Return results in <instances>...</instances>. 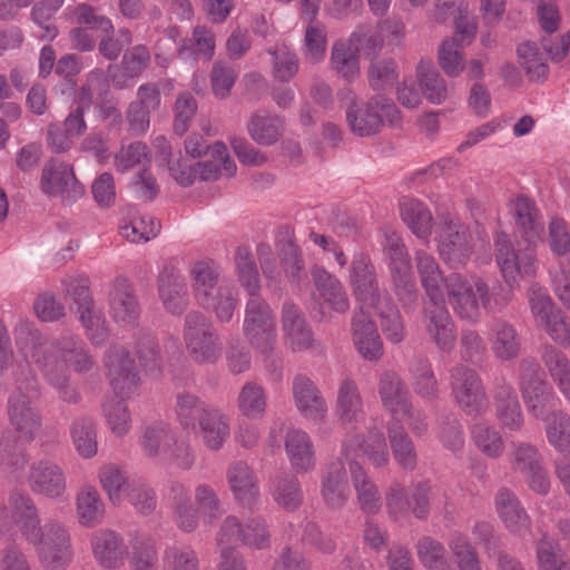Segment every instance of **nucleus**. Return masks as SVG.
Segmentation results:
<instances>
[{"label":"nucleus","mask_w":570,"mask_h":570,"mask_svg":"<svg viewBox=\"0 0 570 570\" xmlns=\"http://www.w3.org/2000/svg\"><path fill=\"white\" fill-rule=\"evenodd\" d=\"M39 396L37 380L33 375L24 380L17 379V386L8 399L9 422L18 438L31 442L41 428V415L36 405Z\"/></svg>","instance_id":"nucleus-8"},{"label":"nucleus","mask_w":570,"mask_h":570,"mask_svg":"<svg viewBox=\"0 0 570 570\" xmlns=\"http://www.w3.org/2000/svg\"><path fill=\"white\" fill-rule=\"evenodd\" d=\"M400 216L407 228L417 238L430 243L434 219L429 207L421 200L403 197L399 203Z\"/></svg>","instance_id":"nucleus-34"},{"label":"nucleus","mask_w":570,"mask_h":570,"mask_svg":"<svg viewBox=\"0 0 570 570\" xmlns=\"http://www.w3.org/2000/svg\"><path fill=\"white\" fill-rule=\"evenodd\" d=\"M174 442V433L163 423L145 428L139 443L144 454L161 462L167 449Z\"/></svg>","instance_id":"nucleus-56"},{"label":"nucleus","mask_w":570,"mask_h":570,"mask_svg":"<svg viewBox=\"0 0 570 570\" xmlns=\"http://www.w3.org/2000/svg\"><path fill=\"white\" fill-rule=\"evenodd\" d=\"M197 180L214 181L220 177H233L237 166L230 158L227 147L223 141H216L210 146V159L196 163Z\"/></svg>","instance_id":"nucleus-37"},{"label":"nucleus","mask_w":570,"mask_h":570,"mask_svg":"<svg viewBox=\"0 0 570 570\" xmlns=\"http://www.w3.org/2000/svg\"><path fill=\"white\" fill-rule=\"evenodd\" d=\"M377 394L382 406L391 415V422H400V413L410 411L411 394L397 373L384 371L380 374Z\"/></svg>","instance_id":"nucleus-22"},{"label":"nucleus","mask_w":570,"mask_h":570,"mask_svg":"<svg viewBox=\"0 0 570 570\" xmlns=\"http://www.w3.org/2000/svg\"><path fill=\"white\" fill-rule=\"evenodd\" d=\"M350 283L358 303V309L376 308L381 299L386 297L380 292L375 269L370 257L363 253H356L353 256Z\"/></svg>","instance_id":"nucleus-17"},{"label":"nucleus","mask_w":570,"mask_h":570,"mask_svg":"<svg viewBox=\"0 0 570 570\" xmlns=\"http://www.w3.org/2000/svg\"><path fill=\"white\" fill-rule=\"evenodd\" d=\"M98 479L109 501L115 505L122 502L132 482L126 471L114 463L104 464L98 471Z\"/></svg>","instance_id":"nucleus-51"},{"label":"nucleus","mask_w":570,"mask_h":570,"mask_svg":"<svg viewBox=\"0 0 570 570\" xmlns=\"http://www.w3.org/2000/svg\"><path fill=\"white\" fill-rule=\"evenodd\" d=\"M445 289L453 311L461 317L475 321L481 315V308L494 311L504 306L510 294L501 298L491 295L488 284L480 277H465L459 273H451L445 278Z\"/></svg>","instance_id":"nucleus-7"},{"label":"nucleus","mask_w":570,"mask_h":570,"mask_svg":"<svg viewBox=\"0 0 570 570\" xmlns=\"http://www.w3.org/2000/svg\"><path fill=\"white\" fill-rule=\"evenodd\" d=\"M360 56L375 58L383 49V40L376 28L361 24L345 39Z\"/></svg>","instance_id":"nucleus-63"},{"label":"nucleus","mask_w":570,"mask_h":570,"mask_svg":"<svg viewBox=\"0 0 570 570\" xmlns=\"http://www.w3.org/2000/svg\"><path fill=\"white\" fill-rule=\"evenodd\" d=\"M16 340L19 353L27 362L38 365L60 397L66 402H77L79 394L69 382V370L87 373L95 366L85 342L72 335L47 341L38 332L22 327L17 330Z\"/></svg>","instance_id":"nucleus-1"},{"label":"nucleus","mask_w":570,"mask_h":570,"mask_svg":"<svg viewBox=\"0 0 570 570\" xmlns=\"http://www.w3.org/2000/svg\"><path fill=\"white\" fill-rule=\"evenodd\" d=\"M416 548L419 559L425 568L430 570H453L441 542L431 537H423L419 540Z\"/></svg>","instance_id":"nucleus-64"},{"label":"nucleus","mask_w":570,"mask_h":570,"mask_svg":"<svg viewBox=\"0 0 570 570\" xmlns=\"http://www.w3.org/2000/svg\"><path fill=\"white\" fill-rule=\"evenodd\" d=\"M416 77L423 96L433 105H441L448 98V86L431 60H420Z\"/></svg>","instance_id":"nucleus-46"},{"label":"nucleus","mask_w":570,"mask_h":570,"mask_svg":"<svg viewBox=\"0 0 570 570\" xmlns=\"http://www.w3.org/2000/svg\"><path fill=\"white\" fill-rule=\"evenodd\" d=\"M272 57V76L279 82H289L298 72L299 60L295 50L282 42L267 48Z\"/></svg>","instance_id":"nucleus-50"},{"label":"nucleus","mask_w":570,"mask_h":570,"mask_svg":"<svg viewBox=\"0 0 570 570\" xmlns=\"http://www.w3.org/2000/svg\"><path fill=\"white\" fill-rule=\"evenodd\" d=\"M321 493L326 504L332 508H340L346 502L350 489L343 461L336 460L326 468Z\"/></svg>","instance_id":"nucleus-40"},{"label":"nucleus","mask_w":570,"mask_h":570,"mask_svg":"<svg viewBox=\"0 0 570 570\" xmlns=\"http://www.w3.org/2000/svg\"><path fill=\"white\" fill-rule=\"evenodd\" d=\"M271 493L274 501L288 511L297 509L303 500L299 482L294 475H276L272 482Z\"/></svg>","instance_id":"nucleus-57"},{"label":"nucleus","mask_w":570,"mask_h":570,"mask_svg":"<svg viewBox=\"0 0 570 570\" xmlns=\"http://www.w3.org/2000/svg\"><path fill=\"white\" fill-rule=\"evenodd\" d=\"M495 511L504 527L513 534L524 537L530 529V518L518 497L511 490L502 488L494 498Z\"/></svg>","instance_id":"nucleus-28"},{"label":"nucleus","mask_w":570,"mask_h":570,"mask_svg":"<svg viewBox=\"0 0 570 570\" xmlns=\"http://www.w3.org/2000/svg\"><path fill=\"white\" fill-rule=\"evenodd\" d=\"M243 335L259 354L271 356L277 347V321L269 304L261 296L249 297L245 304Z\"/></svg>","instance_id":"nucleus-9"},{"label":"nucleus","mask_w":570,"mask_h":570,"mask_svg":"<svg viewBox=\"0 0 570 570\" xmlns=\"http://www.w3.org/2000/svg\"><path fill=\"white\" fill-rule=\"evenodd\" d=\"M337 99L345 110L348 129L357 137L375 136L385 125L396 126L401 121L400 110L384 96L364 100L352 88L345 87L337 91Z\"/></svg>","instance_id":"nucleus-5"},{"label":"nucleus","mask_w":570,"mask_h":570,"mask_svg":"<svg viewBox=\"0 0 570 570\" xmlns=\"http://www.w3.org/2000/svg\"><path fill=\"white\" fill-rule=\"evenodd\" d=\"M358 452L367 459L374 468H383L390 461V452L383 433L370 434L362 443L356 436L347 435L343 441L342 454L345 460L356 462Z\"/></svg>","instance_id":"nucleus-27"},{"label":"nucleus","mask_w":570,"mask_h":570,"mask_svg":"<svg viewBox=\"0 0 570 570\" xmlns=\"http://www.w3.org/2000/svg\"><path fill=\"white\" fill-rule=\"evenodd\" d=\"M269 530L262 517H252L244 522L235 515L226 517L216 532L218 547L235 548L237 542L253 549H265L269 544Z\"/></svg>","instance_id":"nucleus-13"},{"label":"nucleus","mask_w":570,"mask_h":570,"mask_svg":"<svg viewBox=\"0 0 570 570\" xmlns=\"http://www.w3.org/2000/svg\"><path fill=\"white\" fill-rule=\"evenodd\" d=\"M387 434L392 453L396 463L404 470H414L417 462V455L414 443L400 422H390Z\"/></svg>","instance_id":"nucleus-47"},{"label":"nucleus","mask_w":570,"mask_h":570,"mask_svg":"<svg viewBox=\"0 0 570 570\" xmlns=\"http://www.w3.org/2000/svg\"><path fill=\"white\" fill-rule=\"evenodd\" d=\"M384 240L382 243L384 254L389 258L390 269L396 287L404 286L412 293L414 284L410 281L411 262L407 249L401 237L392 229H384Z\"/></svg>","instance_id":"nucleus-26"},{"label":"nucleus","mask_w":570,"mask_h":570,"mask_svg":"<svg viewBox=\"0 0 570 570\" xmlns=\"http://www.w3.org/2000/svg\"><path fill=\"white\" fill-rule=\"evenodd\" d=\"M435 243L439 255L452 268L464 266L472 254L471 236L466 226L450 212L438 214Z\"/></svg>","instance_id":"nucleus-11"},{"label":"nucleus","mask_w":570,"mask_h":570,"mask_svg":"<svg viewBox=\"0 0 570 570\" xmlns=\"http://www.w3.org/2000/svg\"><path fill=\"white\" fill-rule=\"evenodd\" d=\"M423 324L429 338L441 351H450L456 341V330L443 302H425Z\"/></svg>","instance_id":"nucleus-18"},{"label":"nucleus","mask_w":570,"mask_h":570,"mask_svg":"<svg viewBox=\"0 0 570 570\" xmlns=\"http://www.w3.org/2000/svg\"><path fill=\"white\" fill-rule=\"evenodd\" d=\"M531 313L538 326L561 346H570V324L562 311L554 306L544 289L532 286L529 292Z\"/></svg>","instance_id":"nucleus-14"},{"label":"nucleus","mask_w":570,"mask_h":570,"mask_svg":"<svg viewBox=\"0 0 570 570\" xmlns=\"http://www.w3.org/2000/svg\"><path fill=\"white\" fill-rule=\"evenodd\" d=\"M350 473L360 508L367 513L379 512L381 495L365 469L358 462H350Z\"/></svg>","instance_id":"nucleus-44"},{"label":"nucleus","mask_w":570,"mask_h":570,"mask_svg":"<svg viewBox=\"0 0 570 570\" xmlns=\"http://www.w3.org/2000/svg\"><path fill=\"white\" fill-rule=\"evenodd\" d=\"M372 313L380 316L382 332L387 341L394 344L403 341L405 331L401 315L387 296L381 299L376 308H370V315Z\"/></svg>","instance_id":"nucleus-60"},{"label":"nucleus","mask_w":570,"mask_h":570,"mask_svg":"<svg viewBox=\"0 0 570 570\" xmlns=\"http://www.w3.org/2000/svg\"><path fill=\"white\" fill-rule=\"evenodd\" d=\"M226 479L234 499L243 507L254 505L259 495L257 478L245 461H235L227 468Z\"/></svg>","instance_id":"nucleus-29"},{"label":"nucleus","mask_w":570,"mask_h":570,"mask_svg":"<svg viewBox=\"0 0 570 570\" xmlns=\"http://www.w3.org/2000/svg\"><path fill=\"white\" fill-rule=\"evenodd\" d=\"M9 504L21 537L33 548L42 568L66 570L73 556L68 527L55 519L41 524L38 509L26 492L12 491Z\"/></svg>","instance_id":"nucleus-3"},{"label":"nucleus","mask_w":570,"mask_h":570,"mask_svg":"<svg viewBox=\"0 0 570 570\" xmlns=\"http://www.w3.org/2000/svg\"><path fill=\"white\" fill-rule=\"evenodd\" d=\"M293 397L297 411L307 420L322 422L327 416V403L316 384L304 375L293 381Z\"/></svg>","instance_id":"nucleus-23"},{"label":"nucleus","mask_w":570,"mask_h":570,"mask_svg":"<svg viewBox=\"0 0 570 570\" xmlns=\"http://www.w3.org/2000/svg\"><path fill=\"white\" fill-rule=\"evenodd\" d=\"M312 277L318 296L335 312L345 313L348 307L346 292L337 277L323 267H314Z\"/></svg>","instance_id":"nucleus-38"},{"label":"nucleus","mask_w":570,"mask_h":570,"mask_svg":"<svg viewBox=\"0 0 570 570\" xmlns=\"http://www.w3.org/2000/svg\"><path fill=\"white\" fill-rule=\"evenodd\" d=\"M158 355V346L151 337H145L139 342L136 358H131L128 351L119 345H112L107 350L104 367L115 396L120 400H107L102 411L108 428L116 436H124L130 430L131 416L124 401L131 397L138 387L136 361L141 367L150 368L156 365Z\"/></svg>","instance_id":"nucleus-2"},{"label":"nucleus","mask_w":570,"mask_h":570,"mask_svg":"<svg viewBox=\"0 0 570 570\" xmlns=\"http://www.w3.org/2000/svg\"><path fill=\"white\" fill-rule=\"evenodd\" d=\"M193 289L199 304H208L210 295L214 294L219 285V271L212 261L196 262L190 269Z\"/></svg>","instance_id":"nucleus-48"},{"label":"nucleus","mask_w":570,"mask_h":570,"mask_svg":"<svg viewBox=\"0 0 570 570\" xmlns=\"http://www.w3.org/2000/svg\"><path fill=\"white\" fill-rule=\"evenodd\" d=\"M542 421L548 444L560 455L570 456V414L553 410Z\"/></svg>","instance_id":"nucleus-43"},{"label":"nucleus","mask_w":570,"mask_h":570,"mask_svg":"<svg viewBox=\"0 0 570 570\" xmlns=\"http://www.w3.org/2000/svg\"><path fill=\"white\" fill-rule=\"evenodd\" d=\"M360 57L346 40H336L331 47L328 65L338 78L354 82L361 76Z\"/></svg>","instance_id":"nucleus-39"},{"label":"nucleus","mask_w":570,"mask_h":570,"mask_svg":"<svg viewBox=\"0 0 570 570\" xmlns=\"http://www.w3.org/2000/svg\"><path fill=\"white\" fill-rule=\"evenodd\" d=\"M247 131L256 144L272 146L284 132V119L276 115L255 112L247 122Z\"/></svg>","instance_id":"nucleus-45"},{"label":"nucleus","mask_w":570,"mask_h":570,"mask_svg":"<svg viewBox=\"0 0 570 570\" xmlns=\"http://www.w3.org/2000/svg\"><path fill=\"white\" fill-rule=\"evenodd\" d=\"M451 390L460 409L468 415L484 413L489 401L478 373L465 366L458 365L451 371Z\"/></svg>","instance_id":"nucleus-15"},{"label":"nucleus","mask_w":570,"mask_h":570,"mask_svg":"<svg viewBox=\"0 0 570 570\" xmlns=\"http://www.w3.org/2000/svg\"><path fill=\"white\" fill-rule=\"evenodd\" d=\"M353 343L362 357L376 361L383 355V342L370 311L358 309L352 320Z\"/></svg>","instance_id":"nucleus-24"},{"label":"nucleus","mask_w":570,"mask_h":570,"mask_svg":"<svg viewBox=\"0 0 570 570\" xmlns=\"http://www.w3.org/2000/svg\"><path fill=\"white\" fill-rule=\"evenodd\" d=\"M538 570H570V561L559 543L543 535L535 547Z\"/></svg>","instance_id":"nucleus-61"},{"label":"nucleus","mask_w":570,"mask_h":570,"mask_svg":"<svg viewBox=\"0 0 570 570\" xmlns=\"http://www.w3.org/2000/svg\"><path fill=\"white\" fill-rule=\"evenodd\" d=\"M368 86L374 91L392 88L399 80V67L392 58H374L367 67Z\"/></svg>","instance_id":"nucleus-59"},{"label":"nucleus","mask_w":570,"mask_h":570,"mask_svg":"<svg viewBox=\"0 0 570 570\" xmlns=\"http://www.w3.org/2000/svg\"><path fill=\"white\" fill-rule=\"evenodd\" d=\"M216 48L215 36L208 28L196 26L191 33V39L183 41L178 48L179 58L187 60L191 56L195 59L210 60L214 57Z\"/></svg>","instance_id":"nucleus-52"},{"label":"nucleus","mask_w":570,"mask_h":570,"mask_svg":"<svg viewBox=\"0 0 570 570\" xmlns=\"http://www.w3.org/2000/svg\"><path fill=\"white\" fill-rule=\"evenodd\" d=\"M518 386L523 402L550 387L542 379L540 364L534 358H523L519 363Z\"/></svg>","instance_id":"nucleus-55"},{"label":"nucleus","mask_w":570,"mask_h":570,"mask_svg":"<svg viewBox=\"0 0 570 570\" xmlns=\"http://www.w3.org/2000/svg\"><path fill=\"white\" fill-rule=\"evenodd\" d=\"M61 285L66 296L76 304L88 338L95 345H102L108 340L109 332L102 312L96 308L89 293L88 277L82 274L69 275L62 278Z\"/></svg>","instance_id":"nucleus-10"},{"label":"nucleus","mask_w":570,"mask_h":570,"mask_svg":"<svg viewBox=\"0 0 570 570\" xmlns=\"http://www.w3.org/2000/svg\"><path fill=\"white\" fill-rule=\"evenodd\" d=\"M149 62L150 53L148 49L142 45L135 46L125 52L121 60L122 75L112 77L114 86L119 89L125 88L127 81L122 77L135 78L139 76L149 66Z\"/></svg>","instance_id":"nucleus-62"},{"label":"nucleus","mask_w":570,"mask_h":570,"mask_svg":"<svg viewBox=\"0 0 570 570\" xmlns=\"http://www.w3.org/2000/svg\"><path fill=\"white\" fill-rule=\"evenodd\" d=\"M158 297L173 315L181 314L187 307V286L184 276L173 266L161 269L157 281Z\"/></svg>","instance_id":"nucleus-25"},{"label":"nucleus","mask_w":570,"mask_h":570,"mask_svg":"<svg viewBox=\"0 0 570 570\" xmlns=\"http://www.w3.org/2000/svg\"><path fill=\"white\" fill-rule=\"evenodd\" d=\"M90 547L96 562L104 569H119L128 558V546L124 537L112 529L95 531L90 537Z\"/></svg>","instance_id":"nucleus-19"},{"label":"nucleus","mask_w":570,"mask_h":570,"mask_svg":"<svg viewBox=\"0 0 570 570\" xmlns=\"http://www.w3.org/2000/svg\"><path fill=\"white\" fill-rule=\"evenodd\" d=\"M282 330L285 343L292 351H304L313 345V335L299 311L292 304L285 303L282 309Z\"/></svg>","instance_id":"nucleus-33"},{"label":"nucleus","mask_w":570,"mask_h":570,"mask_svg":"<svg viewBox=\"0 0 570 570\" xmlns=\"http://www.w3.org/2000/svg\"><path fill=\"white\" fill-rule=\"evenodd\" d=\"M414 258L421 284L426 295V302H443L445 298L446 277H443L438 261L424 249H417Z\"/></svg>","instance_id":"nucleus-32"},{"label":"nucleus","mask_w":570,"mask_h":570,"mask_svg":"<svg viewBox=\"0 0 570 570\" xmlns=\"http://www.w3.org/2000/svg\"><path fill=\"white\" fill-rule=\"evenodd\" d=\"M39 186L45 195L60 197L68 203L78 200L85 191L82 185L77 180L72 167L57 159H49L45 163Z\"/></svg>","instance_id":"nucleus-16"},{"label":"nucleus","mask_w":570,"mask_h":570,"mask_svg":"<svg viewBox=\"0 0 570 570\" xmlns=\"http://www.w3.org/2000/svg\"><path fill=\"white\" fill-rule=\"evenodd\" d=\"M511 210L517 224L523 230L528 245L515 250L510 246L505 234H498L494 239L497 263L509 286H513L521 276H532L535 273L534 245L543 232V224L538 222L534 203L525 196H518L512 202Z\"/></svg>","instance_id":"nucleus-4"},{"label":"nucleus","mask_w":570,"mask_h":570,"mask_svg":"<svg viewBox=\"0 0 570 570\" xmlns=\"http://www.w3.org/2000/svg\"><path fill=\"white\" fill-rule=\"evenodd\" d=\"M449 16H455L454 37L444 39L438 52L439 65L449 77H458L465 67L463 48L472 42L476 33V22L461 6L436 0L434 17L444 22Z\"/></svg>","instance_id":"nucleus-6"},{"label":"nucleus","mask_w":570,"mask_h":570,"mask_svg":"<svg viewBox=\"0 0 570 570\" xmlns=\"http://www.w3.org/2000/svg\"><path fill=\"white\" fill-rule=\"evenodd\" d=\"M160 232V223L151 216H140L134 209H129L127 218H124L119 233L131 243L148 242Z\"/></svg>","instance_id":"nucleus-49"},{"label":"nucleus","mask_w":570,"mask_h":570,"mask_svg":"<svg viewBox=\"0 0 570 570\" xmlns=\"http://www.w3.org/2000/svg\"><path fill=\"white\" fill-rule=\"evenodd\" d=\"M335 413L340 423L345 426H353L364 420V402L357 384L345 379L337 389L335 400Z\"/></svg>","instance_id":"nucleus-31"},{"label":"nucleus","mask_w":570,"mask_h":570,"mask_svg":"<svg viewBox=\"0 0 570 570\" xmlns=\"http://www.w3.org/2000/svg\"><path fill=\"white\" fill-rule=\"evenodd\" d=\"M184 342L191 360L198 364L216 362L222 352L219 337L212 323L200 313L185 317Z\"/></svg>","instance_id":"nucleus-12"},{"label":"nucleus","mask_w":570,"mask_h":570,"mask_svg":"<svg viewBox=\"0 0 570 570\" xmlns=\"http://www.w3.org/2000/svg\"><path fill=\"white\" fill-rule=\"evenodd\" d=\"M495 417L509 431H520L524 424L523 411L514 387L501 383L493 392Z\"/></svg>","instance_id":"nucleus-30"},{"label":"nucleus","mask_w":570,"mask_h":570,"mask_svg":"<svg viewBox=\"0 0 570 570\" xmlns=\"http://www.w3.org/2000/svg\"><path fill=\"white\" fill-rule=\"evenodd\" d=\"M285 451L295 472L306 473L315 468L314 445L305 431L291 429L285 436Z\"/></svg>","instance_id":"nucleus-35"},{"label":"nucleus","mask_w":570,"mask_h":570,"mask_svg":"<svg viewBox=\"0 0 570 570\" xmlns=\"http://www.w3.org/2000/svg\"><path fill=\"white\" fill-rule=\"evenodd\" d=\"M110 317L121 326L134 325L140 315V306L134 287L128 278L117 277L110 286L109 295Z\"/></svg>","instance_id":"nucleus-21"},{"label":"nucleus","mask_w":570,"mask_h":570,"mask_svg":"<svg viewBox=\"0 0 570 570\" xmlns=\"http://www.w3.org/2000/svg\"><path fill=\"white\" fill-rule=\"evenodd\" d=\"M199 434L208 450H220L230 434L228 416L218 409H209L199 419Z\"/></svg>","instance_id":"nucleus-41"},{"label":"nucleus","mask_w":570,"mask_h":570,"mask_svg":"<svg viewBox=\"0 0 570 570\" xmlns=\"http://www.w3.org/2000/svg\"><path fill=\"white\" fill-rule=\"evenodd\" d=\"M76 518L85 528H95L104 522L106 505L99 491L92 485H82L75 498Z\"/></svg>","instance_id":"nucleus-36"},{"label":"nucleus","mask_w":570,"mask_h":570,"mask_svg":"<svg viewBox=\"0 0 570 570\" xmlns=\"http://www.w3.org/2000/svg\"><path fill=\"white\" fill-rule=\"evenodd\" d=\"M27 482L35 494L48 499H59L67 491V479L62 468L49 460L33 462L30 465Z\"/></svg>","instance_id":"nucleus-20"},{"label":"nucleus","mask_w":570,"mask_h":570,"mask_svg":"<svg viewBox=\"0 0 570 570\" xmlns=\"http://www.w3.org/2000/svg\"><path fill=\"white\" fill-rule=\"evenodd\" d=\"M489 342L493 355L500 361H512L520 355L521 338L514 326L507 322L493 323Z\"/></svg>","instance_id":"nucleus-42"},{"label":"nucleus","mask_w":570,"mask_h":570,"mask_svg":"<svg viewBox=\"0 0 570 570\" xmlns=\"http://www.w3.org/2000/svg\"><path fill=\"white\" fill-rule=\"evenodd\" d=\"M546 368L563 397L570 403V361L554 347H547L542 355Z\"/></svg>","instance_id":"nucleus-54"},{"label":"nucleus","mask_w":570,"mask_h":570,"mask_svg":"<svg viewBox=\"0 0 570 570\" xmlns=\"http://www.w3.org/2000/svg\"><path fill=\"white\" fill-rule=\"evenodd\" d=\"M130 570H158V550L156 541L148 535H135L129 542Z\"/></svg>","instance_id":"nucleus-53"},{"label":"nucleus","mask_w":570,"mask_h":570,"mask_svg":"<svg viewBox=\"0 0 570 570\" xmlns=\"http://www.w3.org/2000/svg\"><path fill=\"white\" fill-rule=\"evenodd\" d=\"M471 439L474 445L489 458H499L504 450V442L500 431L491 423L481 421L471 429Z\"/></svg>","instance_id":"nucleus-58"}]
</instances>
